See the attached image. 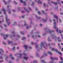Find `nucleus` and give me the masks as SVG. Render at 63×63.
Here are the masks:
<instances>
[{
  "mask_svg": "<svg viewBox=\"0 0 63 63\" xmlns=\"http://www.w3.org/2000/svg\"><path fill=\"white\" fill-rule=\"evenodd\" d=\"M20 2H21V3H23L24 5H26V4H25L26 2L24 1H23L22 0H20Z\"/></svg>",
  "mask_w": 63,
  "mask_h": 63,
  "instance_id": "1",
  "label": "nucleus"
},
{
  "mask_svg": "<svg viewBox=\"0 0 63 63\" xmlns=\"http://www.w3.org/2000/svg\"><path fill=\"white\" fill-rule=\"evenodd\" d=\"M59 31L60 34H61V36L62 37V39H63V37H62V36H63V35H62V32H60V30H59Z\"/></svg>",
  "mask_w": 63,
  "mask_h": 63,
  "instance_id": "2",
  "label": "nucleus"
},
{
  "mask_svg": "<svg viewBox=\"0 0 63 63\" xmlns=\"http://www.w3.org/2000/svg\"><path fill=\"white\" fill-rule=\"evenodd\" d=\"M54 18H56L57 20V21H58V16L55 15H54Z\"/></svg>",
  "mask_w": 63,
  "mask_h": 63,
  "instance_id": "3",
  "label": "nucleus"
},
{
  "mask_svg": "<svg viewBox=\"0 0 63 63\" xmlns=\"http://www.w3.org/2000/svg\"><path fill=\"white\" fill-rule=\"evenodd\" d=\"M52 50H55L56 51V52H58V50L56 49H54V48H52Z\"/></svg>",
  "mask_w": 63,
  "mask_h": 63,
  "instance_id": "4",
  "label": "nucleus"
},
{
  "mask_svg": "<svg viewBox=\"0 0 63 63\" xmlns=\"http://www.w3.org/2000/svg\"><path fill=\"white\" fill-rule=\"evenodd\" d=\"M60 39V37H59L58 38V42H62V40H59Z\"/></svg>",
  "mask_w": 63,
  "mask_h": 63,
  "instance_id": "5",
  "label": "nucleus"
},
{
  "mask_svg": "<svg viewBox=\"0 0 63 63\" xmlns=\"http://www.w3.org/2000/svg\"><path fill=\"white\" fill-rule=\"evenodd\" d=\"M0 51H1V52H0V54H2V53H3L4 52V51H3V50L2 49H0Z\"/></svg>",
  "mask_w": 63,
  "mask_h": 63,
  "instance_id": "6",
  "label": "nucleus"
},
{
  "mask_svg": "<svg viewBox=\"0 0 63 63\" xmlns=\"http://www.w3.org/2000/svg\"><path fill=\"white\" fill-rule=\"evenodd\" d=\"M2 10L4 12V14L5 15L6 14V12H5V9H4L3 8V9H2Z\"/></svg>",
  "mask_w": 63,
  "mask_h": 63,
  "instance_id": "7",
  "label": "nucleus"
},
{
  "mask_svg": "<svg viewBox=\"0 0 63 63\" xmlns=\"http://www.w3.org/2000/svg\"><path fill=\"white\" fill-rule=\"evenodd\" d=\"M53 21L54 22V26H56V23H55V20H53Z\"/></svg>",
  "mask_w": 63,
  "mask_h": 63,
  "instance_id": "8",
  "label": "nucleus"
},
{
  "mask_svg": "<svg viewBox=\"0 0 63 63\" xmlns=\"http://www.w3.org/2000/svg\"><path fill=\"white\" fill-rule=\"evenodd\" d=\"M38 3H39L40 4H42V2H41L40 0H38Z\"/></svg>",
  "mask_w": 63,
  "mask_h": 63,
  "instance_id": "9",
  "label": "nucleus"
},
{
  "mask_svg": "<svg viewBox=\"0 0 63 63\" xmlns=\"http://www.w3.org/2000/svg\"><path fill=\"white\" fill-rule=\"evenodd\" d=\"M24 47H25V48L26 49H27V45H24Z\"/></svg>",
  "mask_w": 63,
  "mask_h": 63,
  "instance_id": "10",
  "label": "nucleus"
},
{
  "mask_svg": "<svg viewBox=\"0 0 63 63\" xmlns=\"http://www.w3.org/2000/svg\"><path fill=\"white\" fill-rule=\"evenodd\" d=\"M23 58L24 59H25V60H27V59L28 58V57H23Z\"/></svg>",
  "mask_w": 63,
  "mask_h": 63,
  "instance_id": "11",
  "label": "nucleus"
},
{
  "mask_svg": "<svg viewBox=\"0 0 63 63\" xmlns=\"http://www.w3.org/2000/svg\"><path fill=\"white\" fill-rule=\"evenodd\" d=\"M12 43H13V42L12 41H8V43L9 44H12Z\"/></svg>",
  "mask_w": 63,
  "mask_h": 63,
  "instance_id": "12",
  "label": "nucleus"
},
{
  "mask_svg": "<svg viewBox=\"0 0 63 63\" xmlns=\"http://www.w3.org/2000/svg\"><path fill=\"white\" fill-rule=\"evenodd\" d=\"M12 56V55H10V56L11 57V59H13V60H14V58L13 57H11V56Z\"/></svg>",
  "mask_w": 63,
  "mask_h": 63,
  "instance_id": "13",
  "label": "nucleus"
},
{
  "mask_svg": "<svg viewBox=\"0 0 63 63\" xmlns=\"http://www.w3.org/2000/svg\"><path fill=\"white\" fill-rule=\"evenodd\" d=\"M48 53H49V54H50V55H52V53L50 52H49V51H48L47 52Z\"/></svg>",
  "mask_w": 63,
  "mask_h": 63,
  "instance_id": "14",
  "label": "nucleus"
},
{
  "mask_svg": "<svg viewBox=\"0 0 63 63\" xmlns=\"http://www.w3.org/2000/svg\"><path fill=\"white\" fill-rule=\"evenodd\" d=\"M58 54H60V55H62V53L61 52H60L58 51Z\"/></svg>",
  "mask_w": 63,
  "mask_h": 63,
  "instance_id": "15",
  "label": "nucleus"
},
{
  "mask_svg": "<svg viewBox=\"0 0 63 63\" xmlns=\"http://www.w3.org/2000/svg\"><path fill=\"white\" fill-rule=\"evenodd\" d=\"M5 19H6L7 21H8V20H9V19H8V18L7 17H6Z\"/></svg>",
  "mask_w": 63,
  "mask_h": 63,
  "instance_id": "16",
  "label": "nucleus"
},
{
  "mask_svg": "<svg viewBox=\"0 0 63 63\" xmlns=\"http://www.w3.org/2000/svg\"><path fill=\"white\" fill-rule=\"evenodd\" d=\"M53 4L55 5H57V3H55L54 2H53Z\"/></svg>",
  "mask_w": 63,
  "mask_h": 63,
  "instance_id": "17",
  "label": "nucleus"
},
{
  "mask_svg": "<svg viewBox=\"0 0 63 63\" xmlns=\"http://www.w3.org/2000/svg\"><path fill=\"white\" fill-rule=\"evenodd\" d=\"M32 38H36V37H37V36H35L34 37V36H32Z\"/></svg>",
  "mask_w": 63,
  "mask_h": 63,
  "instance_id": "18",
  "label": "nucleus"
},
{
  "mask_svg": "<svg viewBox=\"0 0 63 63\" xmlns=\"http://www.w3.org/2000/svg\"><path fill=\"white\" fill-rule=\"evenodd\" d=\"M9 36V35H6L5 36V37H8V36Z\"/></svg>",
  "mask_w": 63,
  "mask_h": 63,
  "instance_id": "19",
  "label": "nucleus"
},
{
  "mask_svg": "<svg viewBox=\"0 0 63 63\" xmlns=\"http://www.w3.org/2000/svg\"><path fill=\"white\" fill-rule=\"evenodd\" d=\"M37 13H38L39 15H41V13H40V12L38 11Z\"/></svg>",
  "mask_w": 63,
  "mask_h": 63,
  "instance_id": "20",
  "label": "nucleus"
},
{
  "mask_svg": "<svg viewBox=\"0 0 63 63\" xmlns=\"http://www.w3.org/2000/svg\"><path fill=\"white\" fill-rule=\"evenodd\" d=\"M14 3L15 4H17V2H16L15 1H14Z\"/></svg>",
  "mask_w": 63,
  "mask_h": 63,
  "instance_id": "21",
  "label": "nucleus"
},
{
  "mask_svg": "<svg viewBox=\"0 0 63 63\" xmlns=\"http://www.w3.org/2000/svg\"><path fill=\"white\" fill-rule=\"evenodd\" d=\"M2 43L3 44H4V45H6V43H5L4 42H2Z\"/></svg>",
  "mask_w": 63,
  "mask_h": 63,
  "instance_id": "22",
  "label": "nucleus"
},
{
  "mask_svg": "<svg viewBox=\"0 0 63 63\" xmlns=\"http://www.w3.org/2000/svg\"><path fill=\"white\" fill-rule=\"evenodd\" d=\"M59 47L60 49H61V46H59Z\"/></svg>",
  "mask_w": 63,
  "mask_h": 63,
  "instance_id": "23",
  "label": "nucleus"
},
{
  "mask_svg": "<svg viewBox=\"0 0 63 63\" xmlns=\"http://www.w3.org/2000/svg\"><path fill=\"white\" fill-rule=\"evenodd\" d=\"M3 1L4 2V4H6V1H5L3 0Z\"/></svg>",
  "mask_w": 63,
  "mask_h": 63,
  "instance_id": "24",
  "label": "nucleus"
},
{
  "mask_svg": "<svg viewBox=\"0 0 63 63\" xmlns=\"http://www.w3.org/2000/svg\"><path fill=\"white\" fill-rule=\"evenodd\" d=\"M46 5V4L45 3H44L43 4V6L44 7H45V5Z\"/></svg>",
  "mask_w": 63,
  "mask_h": 63,
  "instance_id": "25",
  "label": "nucleus"
},
{
  "mask_svg": "<svg viewBox=\"0 0 63 63\" xmlns=\"http://www.w3.org/2000/svg\"><path fill=\"white\" fill-rule=\"evenodd\" d=\"M15 50V47H13V50Z\"/></svg>",
  "mask_w": 63,
  "mask_h": 63,
  "instance_id": "26",
  "label": "nucleus"
},
{
  "mask_svg": "<svg viewBox=\"0 0 63 63\" xmlns=\"http://www.w3.org/2000/svg\"><path fill=\"white\" fill-rule=\"evenodd\" d=\"M38 62L37 61H34V62H35V63H37Z\"/></svg>",
  "mask_w": 63,
  "mask_h": 63,
  "instance_id": "27",
  "label": "nucleus"
},
{
  "mask_svg": "<svg viewBox=\"0 0 63 63\" xmlns=\"http://www.w3.org/2000/svg\"><path fill=\"white\" fill-rule=\"evenodd\" d=\"M23 55L24 56H25L27 55H26V54H25V53H24L23 54Z\"/></svg>",
  "mask_w": 63,
  "mask_h": 63,
  "instance_id": "28",
  "label": "nucleus"
},
{
  "mask_svg": "<svg viewBox=\"0 0 63 63\" xmlns=\"http://www.w3.org/2000/svg\"><path fill=\"white\" fill-rule=\"evenodd\" d=\"M56 30L57 32H58V28H57L56 29Z\"/></svg>",
  "mask_w": 63,
  "mask_h": 63,
  "instance_id": "29",
  "label": "nucleus"
},
{
  "mask_svg": "<svg viewBox=\"0 0 63 63\" xmlns=\"http://www.w3.org/2000/svg\"><path fill=\"white\" fill-rule=\"evenodd\" d=\"M60 58H61V60H62V57H61V56H60Z\"/></svg>",
  "mask_w": 63,
  "mask_h": 63,
  "instance_id": "30",
  "label": "nucleus"
},
{
  "mask_svg": "<svg viewBox=\"0 0 63 63\" xmlns=\"http://www.w3.org/2000/svg\"><path fill=\"white\" fill-rule=\"evenodd\" d=\"M25 39V37H24V38H23V39H22V40H24V39Z\"/></svg>",
  "mask_w": 63,
  "mask_h": 63,
  "instance_id": "31",
  "label": "nucleus"
},
{
  "mask_svg": "<svg viewBox=\"0 0 63 63\" xmlns=\"http://www.w3.org/2000/svg\"><path fill=\"white\" fill-rule=\"evenodd\" d=\"M0 59H3V58L2 57L0 56Z\"/></svg>",
  "mask_w": 63,
  "mask_h": 63,
  "instance_id": "32",
  "label": "nucleus"
},
{
  "mask_svg": "<svg viewBox=\"0 0 63 63\" xmlns=\"http://www.w3.org/2000/svg\"><path fill=\"white\" fill-rule=\"evenodd\" d=\"M42 62L44 63H45V61H42Z\"/></svg>",
  "mask_w": 63,
  "mask_h": 63,
  "instance_id": "33",
  "label": "nucleus"
},
{
  "mask_svg": "<svg viewBox=\"0 0 63 63\" xmlns=\"http://www.w3.org/2000/svg\"><path fill=\"white\" fill-rule=\"evenodd\" d=\"M58 46H60V44L59 43H58Z\"/></svg>",
  "mask_w": 63,
  "mask_h": 63,
  "instance_id": "34",
  "label": "nucleus"
},
{
  "mask_svg": "<svg viewBox=\"0 0 63 63\" xmlns=\"http://www.w3.org/2000/svg\"><path fill=\"white\" fill-rule=\"evenodd\" d=\"M49 33H50L51 32V31H50V30H49Z\"/></svg>",
  "mask_w": 63,
  "mask_h": 63,
  "instance_id": "35",
  "label": "nucleus"
},
{
  "mask_svg": "<svg viewBox=\"0 0 63 63\" xmlns=\"http://www.w3.org/2000/svg\"><path fill=\"white\" fill-rule=\"evenodd\" d=\"M21 32L22 33V34H24V33H23L22 32Z\"/></svg>",
  "mask_w": 63,
  "mask_h": 63,
  "instance_id": "36",
  "label": "nucleus"
},
{
  "mask_svg": "<svg viewBox=\"0 0 63 63\" xmlns=\"http://www.w3.org/2000/svg\"><path fill=\"white\" fill-rule=\"evenodd\" d=\"M31 44L32 45H33V42H31Z\"/></svg>",
  "mask_w": 63,
  "mask_h": 63,
  "instance_id": "37",
  "label": "nucleus"
},
{
  "mask_svg": "<svg viewBox=\"0 0 63 63\" xmlns=\"http://www.w3.org/2000/svg\"><path fill=\"white\" fill-rule=\"evenodd\" d=\"M61 51H63V48H62V49L61 50Z\"/></svg>",
  "mask_w": 63,
  "mask_h": 63,
  "instance_id": "38",
  "label": "nucleus"
},
{
  "mask_svg": "<svg viewBox=\"0 0 63 63\" xmlns=\"http://www.w3.org/2000/svg\"><path fill=\"white\" fill-rule=\"evenodd\" d=\"M60 63H63V61H61L60 62Z\"/></svg>",
  "mask_w": 63,
  "mask_h": 63,
  "instance_id": "39",
  "label": "nucleus"
},
{
  "mask_svg": "<svg viewBox=\"0 0 63 63\" xmlns=\"http://www.w3.org/2000/svg\"><path fill=\"white\" fill-rule=\"evenodd\" d=\"M59 21H60V22H61V19H59Z\"/></svg>",
  "mask_w": 63,
  "mask_h": 63,
  "instance_id": "40",
  "label": "nucleus"
},
{
  "mask_svg": "<svg viewBox=\"0 0 63 63\" xmlns=\"http://www.w3.org/2000/svg\"><path fill=\"white\" fill-rule=\"evenodd\" d=\"M40 26H42V25L41 24H40Z\"/></svg>",
  "mask_w": 63,
  "mask_h": 63,
  "instance_id": "41",
  "label": "nucleus"
},
{
  "mask_svg": "<svg viewBox=\"0 0 63 63\" xmlns=\"http://www.w3.org/2000/svg\"><path fill=\"white\" fill-rule=\"evenodd\" d=\"M22 18H24V16H22Z\"/></svg>",
  "mask_w": 63,
  "mask_h": 63,
  "instance_id": "42",
  "label": "nucleus"
},
{
  "mask_svg": "<svg viewBox=\"0 0 63 63\" xmlns=\"http://www.w3.org/2000/svg\"><path fill=\"white\" fill-rule=\"evenodd\" d=\"M34 4V2H33L32 3V5H33Z\"/></svg>",
  "mask_w": 63,
  "mask_h": 63,
  "instance_id": "43",
  "label": "nucleus"
},
{
  "mask_svg": "<svg viewBox=\"0 0 63 63\" xmlns=\"http://www.w3.org/2000/svg\"><path fill=\"white\" fill-rule=\"evenodd\" d=\"M38 47V45H36V46L35 47Z\"/></svg>",
  "mask_w": 63,
  "mask_h": 63,
  "instance_id": "44",
  "label": "nucleus"
},
{
  "mask_svg": "<svg viewBox=\"0 0 63 63\" xmlns=\"http://www.w3.org/2000/svg\"><path fill=\"white\" fill-rule=\"evenodd\" d=\"M29 48L30 49H31V48H32V47H29Z\"/></svg>",
  "mask_w": 63,
  "mask_h": 63,
  "instance_id": "45",
  "label": "nucleus"
},
{
  "mask_svg": "<svg viewBox=\"0 0 63 63\" xmlns=\"http://www.w3.org/2000/svg\"><path fill=\"white\" fill-rule=\"evenodd\" d=\"M38 37H41V36H40V35H38Z\"/></svg>",
  "mask_w": 63,
  "mask_h": 63,
  "instance_id": "46",
  "label": "nucleus"
},
{
  "mask_svg": "<svg viewBox=\"0 0 63 63\" xmlns=\"http://www.w3.org/2000/svg\"><path fill=\"white\" fill-rule=\"evenodd\" d=\"M50 63H53V62L52 61L50 62Z\"/></svg>",
  "mask_w": 63,
  "mask_h": 63,
  "instance_id": "47",
  "label": "nucleus"
},
{
  "mask_svg": "<svg viewBox=\"0 0 63 63\" xmlns=\"http://www.w3.org/2000/svg\"><path fill=\"white\" fill-rule=\"evenodd\" d=\"M42 12L43 13H44V11L43 10L42 11Z\"/></svg>",
  "mask_w": 63,
  "mask_h": 63,
  "instance_id": "48",
  "label": "nucleus"
},
{
  "mask_svg": "<svg viewBox=\"0 0 63 63\" xmlns=\"http://www.w3.org/2000/svg\"><path fill=\"white\" fill-rule=\"evenodd\" d=\"M22 13H24V11H22Z\"/></svg>",
  "mask_w": 63,
  "mask_h": 63,
  "instance_id": "49",
  "label": "nucleus"
},
{
  "mask_svg": "<svg viewBox=\"0 0 63 63\" xmlns=\"http://www.w3.org/2000/svg\"><path fill=\"white\" fill-rule=\"evenodd\" d=\"M53 59V58H52L51 57V59Z\"/></svg>",
  "mask_w": 63,
  "mask_h": 63,
  "instance_id": "50",
  "label": "nucleus"
},
{
  "mask_svg": "<svg viewBox=\"0 0 63 63\" xmlns=\"http://www.w3.org/2000/svg\"><path fill=\"white\" fill-rule=\"evenodd\" d=\"M29 9L30 10H31L30 8V7L29 8Z\"/></svg>",
  "mask_w": 63,
  "mask_h": 63,
  "instance_id": "51",
  "label": "nucleus"
},
{
  "mask_svg": "<svg viewBox=\"0 0 63 63\" xmlns=\"http://www.w3.org/2000/svg\"><path fill=\"white\" fill-rule=\"evenodd\" d=\"M4 26H5V27H6L7 26H6V25H4Z\"/></svg>",
  "mask_w": 63,
  "mask_h": 63,
  "instance_id": "52",
  "label": "nucleus"
},
{
  "mask_svg": "<svg viewBox=\"0 0 63 63\" xmlns=\"http://www.w3.org/2000/svg\"><path fill=\"white\" fill-rule=\"evenodd\" d=\"M38 18L39 19H41V18L40 17H38Z\"/></svg>",
  "mask_w": 63,
  "mask_h": 63,
  "instance_id": "53",
  "label": "nucleus"
},
{
  "mask_svg": "<svg viewBox=\"0 0 63 63\" xmlns=\"http://www.w3.org/2000/svg\"><path fill=\"white\" fill-rule=\"evenodd\" d=\"M8 13L10 14V13H11V12H10V11H9L8 12Z\"/></svg>",
  "mask_w": 63,
  "mask_h": 63,
  "instance_id": "54",
  "label": "nucleus"
},
{
  "mask_svg": "<svg viewBox=\"0 0 63 63\" xmlns=\"http://www.w3.org/2000/svg\"><path fill=\"white\" fill-rule=\"evenodd\" d=\"M17 49H18V48H19V47H17Z\"/></svg>",
  "mask_w": 63,
  "mask_h": 63,
  "instance_id": "55",
  "label": "nucleus"
},
{
  "mask_svg": "<svg viewBox=\"0 0 63 63\" xmlns=\"http://www.w3.org/2000/svg\"><path fill=\"white\" fill-rule=\"evenodd\" d=\"M54 28H56V27H55V26H54Z\"/></svg>",
  "mask_w": 63,
  "mask_h": 63,
  "instance_id": "56",
  "label": "nucleus"
},
{
  "mask_svg": "<svg viewBox=\"0 0 63 63\" xmlns=\"http://www.w3.org/2000/svg\"><path fill=\"white\" fill-rule=\"evenodd\" d=\"M6 39V37H4V39L5 40V39Z\"/></svg>",
  "mask_w": 63,
  "mask_h": 63,
  "instance_id": "57",
  "label": "nucleus"
},
{
  "mask_svg": "<svg viewBox=\"0 0 63 63\" xmlns=\"http://www.w3.org/2000/svg\"><path fill=\"white\" fill-rule=\"evenodd\" d=\"M49 21H50V22H51V20L50 19H49Z\"/></svg>",
  "mask_w": 63,
  "mask_h": 63,
  "instance_id": "58",
  "label": "nucleus"
},
{
  "mask_svg": "<svg viewBox=\"0 0 63 63\" xmlns=\"http://www.w3.org/2000/svg\"><path fill=\"white\" fill-rule=\"evenodd\" d=\"M0 62H3V60L0 61Z\"/></svg>",
  "mask_w": 63,
  "mask_h": 63,
  "instance_id": "59",
  "label": "nucleus"
},
{
  "mask_svg": "<svg viewBox=\"0 0 63 63\" xmlns=\"http://www.w3.org/2000/svg\"><path fill=\"white\" fill-rule=\"evenodd\" d=\"M20 55V56H21V54H19Z\"/></svg>",
  "mask_w": 63,
  "mask_h": 63,
  "instance_id": "60",
  "label": "nucleus"
},
{
  "mask_svg": "<svg viewBox=\"0 0 63 63\" xmlns=\"http://www.w3.org/2000/svg\"><path fill=\"white\" fill-rule=\"evenodd\" d=\"M41 45H43V43H41Z\"/></svg>",
  "mask_w": 63,
  "mask_h": 63,
  "instance_id": "61",
  "label": "nucleus"
},
{
  "mask_svg": "<svg viewBox=\"0 0 63 63\" xmlns=\"http://www.w3.org/2000/svg\"><path fill=\"white\" fill-rule=\"evenodd\" d=\"M23 8L25 9H26V8H25V7H23Z\"/></svg>",
  "mask_w": 63,
  "mask_h": 63,
  "instance_id": "62",
  "label": "nucleus"
},
{
  "mask_svg": "<svg viewBox=\"0 0 63 63\" xmlns=\"http://www.w3.org/2000/svg\"><path fill=\"white\" fill-rule=\"evenodd\" d=\"M60 14H61V15H63V13H61Z\"/></svg>",
  "mask_w": 63,
  "mask_h": 63,
  "instance_id": "63",
  "label": "nucleus"
},
{
  "mask_svg": "<svg viewBox=\"0 0 63 63\" xmlns=\"http://www.w3.org/2000/svg\"><path fill=\"white\" fill-rule=\"evenodd\" d=\"M11 61H10L9 62V63H11Z\"/></svg>",
  "mask_w": 63,
  "mask_h": 63,
  "instance_id": "64",
  "label": "nucleus"
}]
</instances>
